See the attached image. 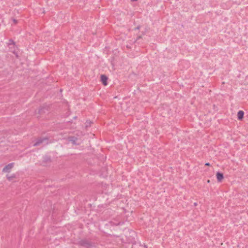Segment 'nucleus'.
<instances>
[{
    "label": "nucleus",
    "instance_id": "9",
    "mask_svg": "<svg viewBox=\"0 0 248 248\" xmlns=\"http://www.w3.org/2000/svg\"><path fill=\"white\" fill-rule=\"evenodd\" d=\"M205 165H206V166H210V163H205Z\"/></svg>",
    "mask_w": 248,
    "mask_h": 248
},
{
    "label": "nucleus",
    "instance_id": "11",
    "mask_svg": "<svg viewBox=\"0 0 248 248\" xmlns=\"http://www.w3.org/2000/svg\"><path fill=\"white\" fill-rule=\"evenodd\" d=\"M194 205H195V206H196V205H197V203H196V202H195V203H194Z\"/></svg>",
    "mask_w": 248,
    "mask_h": 248
},
{
    "label": "nucleus",
    "instance_id": "5",
    "mask_svg": "<svg viewBox=\"0 0 248 248\" xmlns=\"http://www.w3.org/2000/svg\"><path fill=\"white\" fill-rule=\"evenodd\" d=\"M15 177V175H13L11 176H7V179H8L9 180H10H10H11L13 178H14Z\"/></svg>",
    "mask_w": 248,
    "mask_h": 248
},
{
    "label": "nucleus",
    "instance_id": "10",
    "mask_svg": "<svg viewBox=\"0 0 248 248\" xmlns=\"http://www.w3.org/2000/svg\"><path fill=\"white\" fill-rule=\"evenodd\" d=\"M14 22L15 23H17V21H16V19H14Z\"/></svg>",
    "mask_w": 248,
    "mask_h": 248
},
{
    "label": "nucleus",
    "instance_id": "4",
    "mask_svg": "<svg viewBox=\"0 0 248 248\" xmlns=\"http://www.w3.org/2000/svg\"><path fill=\"white\" fill-rule=\"evenodd\" d=\"M216 176H217V179L218 182H221L223 178V174L219 172H217V173Z\"/></svg>",
    "mask_w": 248,
    "mask_h": 248
},
{
    "label": "nucleus",
    "instance_id": "8",
    "mask_svg": "<svg viewBox=\"0 0 248 248\" xmlns=\"http://www.w3.org/2000/svg\"><path fill=\"white\" fill-rule=\"evenodd\" d=\"M70 141H72V143L73 144H75V141H76V140H70Z\"/></svg>",
    "mask_w": 248,
    "mask_h": 248
},
{
    "label": "nucleus",
    "instance_id": "2",
    "mask_svg": "<svg viewBox=\"0 0 248 248\" xmlns=\"http://www.w3.org/2000/svg\"><path fill=\"white\" fill-rule=\"evenodd\" d=\"M108 78L104 75L101 76V80L104 85L106 86L107 85Z\"/></svg>",
    "mask_w": 248,
    "mask_h": 248
},
{
    "label": "nucleus",
    "instance_id": "12",
    "mask_svg": "<svg viewBox=\"0 0 248 248\" xmlns=\"http://www.w3.org/2000/svg\"><path fill=\"white\" fill-rule=\"evenodd\" d=\"M14 53L16 54V57H17V54H16V53H15V52H14Z\"/></svg>",
    "mask_w": 248,
    "mask_h": 248
},
{
    "label": "nucleus",
    "instance_id": "3",
    "mask_svg": "<svg viewBox=\"0 0 248 248\" xmlns=\"http://www.w3.org/2000/svg\"><path fill=\"white\" fill-rule=\"evenodd\" d=\"M244 112L242 110H239L237 113L238 119L241 120L244 118Z\"/></svg>",
    "mask_w": 248,
    "mask_h": 248
},
{
    "label": "nucleus",
    "instance_id": "7",
    "mask_svg": "<svg viewBox=\"0 0 248 248\" xmlns=\"http://www.w3.org/2000/svg\"><path fill=\"white\" fill-rule=\"evenodd\" d=\"M10 44H13V45H15V42H14V41H13V40H10Z\"/></svg>",
    "mask_w": 248,
    "mask_h": 248
},
{
    "label": "nucleus",
    "instance_id": "1",
    "mask_svg": "<svg viewBox=\"0 0 248 248\" xmlns=\"http://www.w3.org/2000/svg\"><path fill=\"white\" fill-rule=\"evenodd\" d=\"M14 166V163H11L5 166L2 170V172H9Z\"/></svg>",
    "mask_w": 248,
    "mask_h": 248
},
{
    "label": "nucleus",
    "instance_id": "6",
    "mask_svg": "<svg viewBox=\"0 0 248 248\" xmlns=\"http://www.w3.org/2000/svg\"><path fill=\"white\" fill-rule=\"evenodd\" d=\"M42 141H43V140H39V142H38L37 143H34L33 145H34V146L37 145V144H39V143H41Z\"/></svg>",
    "mask_w": 248,
    "mask_h": 248
}]
</instances>
